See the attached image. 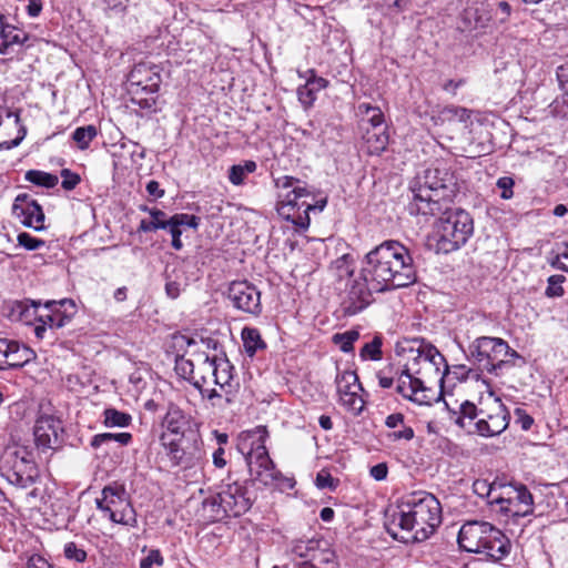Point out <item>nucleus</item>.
I'll use <instances>...</instances> for the list:
<instances>
[{
	"label": "nucleus",
	"instance_id": "473e14b6",
	"mask_svg": "<svg viewBox=\"0 0 568 568\" xmlns=\"http://www.w3.org/2000/svg\"><path fill=\"white\" fill-rule=\"evenodd\" d=\"M241 335L247 356L253 357L258 351L266 348V343L263 341L257 328L244 327Z\"/></svg>",
	"mask_w": 568,
	"mask_h": 568
},
{
	"label": "nucleus",
	"instance_id": "4be33fe9",
	"mask_svg": "<svg viewBox=\"0 0 568 568\" xmlns=\"http://www.w3.org/2000/svg\"><path fill=\"white\" fill-rule=\"evenodd\" d=\"M67 303L74 306L72 301H48L44 305L45 313L39 314L38 321L48 326L49 329L61 328L71 322V315L61 311V307Z\"/></svg>",
	"mask_w": 568,
	"mask_h": 568
},
{
	"label": "nucleus",
	"instance_id": "0e129e2a",
	"mask_svg": "<svg viewBox=\"0 0 568 568\" xmlns=\"http://www.w3.org/2000/svg\"><path fill=\"white\" fill-rule=\"evenodd\" d=\"M516 423L523 430H529L534 424V418L521 408L515 409Z\"/></svg>",
	"mask_w": 568,
	"mask_h": 568
},
{
	"label": "nucleus",
	"instance_id": "f704fd0d",
	"mask_svg": "<svg viewBox=\"0 0 568 568\" xmlns=\"http://www.w3.org/2000/svg\"><path fill=\"white\" fill-rule=\"evenodd\" d=\"M34 467L21 468L17 463L7 471V479L10 484L19 488H28L34 483Z\"/></svg>",
	"mask_w": 568,
	"mask_h": 568
},
{
	"label": "nucleus",
	"instance_id": "49530a36",
	"mask_svg": "<svg viewBox=\"0 0 568 568\" xmlns=\"http://www.w3.org/2000/svg\"><path fill=\"white\" fill-rule=\"evenodd\" d=\"M174 369L179 376L193 383L195 364L192 359L185 358L184 355H178Z\"/></svg>",
	"mask_w": 568,
	"mask_h": 568
},
{
	"label": "nucleus",
	"instance_id": "680f3d73",
	"mask_svg": "<svg viewBox=\"0 0 568 568\" xmlns=\"http://www.w3.org/2000/svg\"><path fill=\"white\" fill-rule=\"evenodd\" d=\"M153 565H163V557L158 549L150 550L148 556L140 561V568H153Z\"/></svg>",
	"mask_w": 568,
	"mask_h": 568
},
{
	"label": "nucleus",
	"instance_id": "603ef678",
	"mask_svg": "<svg viewBox=\"0 0 568 568\" xmlns=\"http://www.w3.org/2000/svg\"><path fill=\"white\" fill-rule=\"evenodd\" d=\"M17 241L20 246H23L28 251H36L45 245L43 240L34 237L27 232L19 233Z\"/></svg>",
	"mask_w": 568,
	"mask_h": 568
},
{
	"label": "nucleus",
	"instance_id": "c756f323",
	"mask_svg": "<svg viewBox=\"0 0 568 568\" xmlns=\"http://www.w3.org/2000/svg\"><path fill=\"white\" fill-rule=\"evenodd\" d=\"M36 358V353L27 345L11 339L10 351L8 352V368H21Z\"/></svg>",
	"mask_w": 568,
	"mask_h": 568
},
{
	"label": "nucleus",
	"instance_id": "3c124183",
	"mask_svg": "<svg viewBox=\"0 0 568 568\" xmlns=\"http://www.w3.org/2000/svg\"><path fill=\"white\" fill-rule=\"evenodd\" d=\"M400 369L393 366L385 367L377 373L378 385L382 388H390L396 383Z\"/></svg>",
	"mask_w": 568,
	"mask_h": 568
},
{
	"label": "nucleus",
	"instance_id": "1a4fd4ad",
	"mask_svg": "<svg viewBox=\"0 0 568 568\" xmlns=\"http://www.w3.org/2000/svg\"><path fill=\"white\" fill-rule=\"evenodd\" d=\"M479 418L475 423V432L480 436L494 437L501 434L509 425V412L500 398L489 393L481 402Z\"/></svg>",
	"mask_w": 568,
	"mask_h": 568
},
{
	"label": "nucleus",
	"instance_id": "4468645a",
	"mask_svg": "<svg viewBox=\"0 0 568 568\" xmlns=\"http://www.w3.org/2000/svg\"><path fill=\"white\" fill-rule=\"evenodd\" d=\"M12 213L24 226L31 227L34 231L44 230L42 207L30 195L26 193L18 194L12 205Z\"/></svg>",
	"mask_w": 568,
	"mask_h": 568
},
{
	"label": "nucleus",
	"instance_id": "6e6552de",
	"mask_svg": "<svg viewBox=\"0 0 568 568\" xmlns=\"http://www.w3.org/2000/svg\"><path fill=\"white\" fill-rule=\"evenodd\" d=\"M278 197L277 213L297 227L306 230L311 223L310 211L315 209L312 203L313 194L305 186H294L293 190L280 194Z\"/></svg>",
	"mask_w": 568,
	"mask_h": 568
},
{
	"label": "nucleus",
	"instance_id": "09e8293b",
	"mask_svg": "<svg viewBox=\"0 0 568 568\" xmlns=\"http://www.w3.org/2000/svg\"><path fill=\"white\" fill-rule=\"evenodd\" d=\"M352 263L353 257L349 254H344L341 257L333 261L331 267L332 270L336 271V274L339 278H343L344 276L353 274Z\"/></svg>",
	"mask_w": 568,
	"mask_h": 568
},
{
	"label": "nucleus",
	"instance_id": "72a5a7b5",
	"mask_svg": "<svg viewBox=\"0 0 568 568\" xmlns=\"http://www.w3.org/2000/svg\"><path fill=\"white\" fill-rule=\"evenodd\" d=\"M233 366L229 359L219 357L216 363V371L214 373L213 383L220 386L222 389H226L225 393L229 395L231 390V382L233 379Z\"/></svg>",
	"mask_w": 568,
	"mask_h": 568
},
{
	"label": "nucleus",
	"instance_id": "4d7b16f0",
	"mask_svg": "<svg viewBox=\"0 0 568 568\" xmlns=\"http://www.w3.org/2000/svg\"><path fill=\"white\" fill-rule=\"evenodd\" d=\"M64 556L70 560L77 562H83L87 559V552L84 549L79 548L74 542H67L64 546Z\"/></svg>",
	"mask_w": 568,
	"mask_h": 568
},
{
	"label": "nucleus",
	"instance_id": "20e7f679",
	"mask_svg": "<svg viewBox=\"0 0 568 568\" xmlns=\"http://www.w3.org/2000/svg\"><path fill=\"white\" fill-rule=\"evenodd\" d=\"M267 436L268 433L265 426H257L240 435L237 449L245 457L250 476L252 480L258 481L264 486L278 485L284 481L287 487L292 488V480L285 478L276 469L268 455L265 446Z\"/></svg>",
	"mask_w": 568,
	"mask_h": 568
},
{
	"label": "nucleus",
	"instance_id": "5701e85b",
	"mask_svg": "<svg viewBox=\"0 0 568 568\" xmlns=\"http://www.w3.org/2000/svg\"><path fill=\"white\" fill-rule=\"evenodd\" d=\"M448 410L450 420H453L457 426L468 433H471L473 429L475 430V419L479 418V408H477L474 403L465 400L459 405L458 409H452L448 407Z\"/></svg>",
	"mask_w": 568,
	"mask_h": 568
},
{
	"label": "nucleus",
	"instance_id": "8fccbe9b",
	"mask_svg": "<svg viewBox=\"0 0 568 568\" xmlns=\"http://www.w3.org/2000/svg\"><path fill=\"white\" fill-rule=\"evenodd\" d=\"M7 455L13 457V464L17 463L21 468H33L31 454L26 447H14Z\"/></svg>",
	"mask_w": 568,
	"mask_h": 568
},
{
	"label": "nucleus",
	"instance_id": "2eb2a0df",
	"mask_svg": "<svg viewBox=\"0 0 568 568\" xmlns=\"http://www.w3.org/2000/svg\"><path fill=\"white\" fill-rule=\"evenodd\" d=\"M513 494L508 498H494L490 504H499L500 510L511 517H525L532 514L534 497L527 487L521 484L513 486Z\"/></svg>",
	"mask_w": 568,
	"mask_h": 568
},
{
	"label": "nucleus",
	"instance_id": "0eeeda50",
	"mask_svg": "<svg viewBox=\"0 0 568 568\" xmlns=\"http://www.w3.org/2000/svg\"><path fill=\"white\" fill-rule=\"evenodd\" d=\"M443 216L436 223L437 251L448 254L466 244L474 232L470 214L462 209L448 210L447 205L440 212Z\"/></svg>",
	"mask_w": 568,
	"mask_h": 568
},
{
	"label": "nucleus",
	"instance_id": "a211bd4d",
	"mask_svg": "<svg viewBox=\"0 0 568 568\" xmlns=\"http://www.w3.org/2000/svg\"><path fill=\"white\" fill-rule=\"evenodd\" d=\"M131 87L140 88L142 92L154 94L159 91L162 79L155 64L138 63L128 77Z\"/></svg>",
	"mask_w": 568,
	"mask_h": 568
},
{
	"label": "nucleus",
	"instance_id": "a18cd8bd",
	"mask_svg": "<svg viewBox=\"0 0 568 568\" xmlns=\"http://www.w3.org/2000/svg\"><path fill=\"white\" fill-rule=\"evenodd\" d=\"M339 402L347 410L355 415L361 414L365 406V402L359 395V392L342 393V395H339Z\"/></svg>",
	"mask_w": 568,
	"mask_h": 568
},
{
	"label": "nucleus",
	"instance_id": "b1692460",
	"mask_svg": "<svg viewBox=\"0 0 568 568\" xmlns=\"http://www.w3.org/2000/svg\"><path fill=\"white\" fill-rule=\"evenodd\" d=\"M98 509H100L103 513H106L110 520H112L115 524L132 527L136 525L135 510L125 500H119V504L115 507H111V505L103 506L102 503H98Z\"/></svg>",
	"mask_w": 568,
	"mask_h": 568
},
{
	"label": "nucleus",
	"instance_id": "37998d69",
	"mask_svg": "<svg viewBox=\"0 0 568 568\" xmlns=\"http://www.w3.org/2000/svg\"><path fill=\"white\" fill-rule=\"evenodd\" d=\"M359 338V332L356 329H348L343 333H336L332 336V342L343 353H352L354 351V343Z\"/></svg>",
	"mask_w": 568,
	"mask_h": 568
},
{
	"label": "nucleus",
	"instance_id": "dca6fc26",
	"mask_svg": "<svg viewBox=\"0 0 568 568\" xmlns=\"http://www.w3.org/2000/svg\"><path fill=\"white\" fill-rule=\"evenodd\" d=\"M415 361L420 365L416 374H422L423 371L428 374H434L438 377V382L443 384L444 377L448 372V365L444 355H442L434 345L422 342L417 348Z\"/></svg>",
	"mask_w": 568,
	"mask_h": 568
},
{
	"label": "nucleus",
	"instance_id": "f03ea898",
	"mask_svg": "<svg viewBox=\"0 0 568 568\" xmlns=\"http://www.w3.org/2000/svg\"><path fill=\"white\" fill-rule=\"evenodd\" d=\"M362 276L374 290L383 292L406 287L416 281V271L408 248L387 240L372 248L362 262Z\"/></svg>",
	"mask_w": 568,
	"mask_h": 568
},
{
	"label": "nucleus",
	"instance_id": "9d476101",
	"mask_svg": "<svg viewBox=\"0 0 568 568\" xmlns=\"http://www.w3.org/2000/svg\"><path fill=\"white\" fill-rule=\"evenodd\" d=\"M381 290H374L365 276H359L348 285L343 296L341 307L345 315L353 316L364 311L373 301L374 293H382Z\"/></svg>",
	"mask_w": 568,
	"mask_h": 568
},
{
	"label": "nucleus",
	"instance_id": "393cba45",
	"mask_svg": "<svg viewBox=\"0 0 568 568\" xmlns=\"http://www.w3.org/2000/svg\"><path fill=\"white\" fill-rule=\"evenodd\" d=\"M217 359V356L210 357L205 354H199L197 356V372L192 384L201 394H204V386L213 381Z\"/></svg>",
	"mask_w": 568,
	"mask_h": 568
},
{
	"label": "nucleus",
	"instance_id": "cd10ccee",
	"mask_svg": "<svg viewBox=\"0 0 568 568\" xmlns=\"http://www.w3.org/2000/svg\"><path fill=\"white\" fill-rule=\"evenodd\" d=\"M187 425L189 417L184 412L175 405H170L162 420V426L166 432L182 438Z\"/></svg>",
	"mask_w": 568,
	"mask_h": 568
},
{
	"label": "nucleus",
	"instance_id": "6e6d98bb",
	"mask_svg": "<svg viewBox=\"0 0 568 568\" xmlns=\"http://www.w3.org/2000/svg\"><path fill=\"white\" fill-rule=\"evenodd\" d=\"M473 489L476 495L483 498H487L489 504L491 499L495 498V496H493V493L495 490L494 486L485 479L475 480L473 484ZM498 496H496V498Z\"/></svg>",
	"mask_w": 568,
	"mask_h": 568
},
{
	"label": "nucleus",
	"instance_id": "7c9ffc66",
	"mask_svg": "<svg viewBox=\"0 0 568 568\" xmlns=\"http://www.w3.org/2000/svg\"><path fill=\"white\" fill-rule=\"evenodd\" d=\"M161 443L166 449V453L170 457V460L174 466H180L183 468H189L193 465L194 457L187 455L181 447L178 440L168 439V435L163 433L161 435Z\"/></svg>",
	"mask_w": 568,
	"mask_h": 568
},
{
	"label": "nucleus",
	"instance_id": "e2e57ef3",
	"mask_svg": "<svg viewBox=\"0 0 568 568\" xmlns=\"http://www.w3.org/2000/svg\"><path fill=\"white\" fill-rule=\"evenodd\" d=\"M415 436L414 429L410 426L403 425L402 429L394 430L388 434V438L392 442H398V440H412Z\"/></svg>",
	"mask_w": 568,
	"mask_h": 568
},
{
	"label": "nucleus",
	"instance_id": "9b49d317",
	"mask_svg": "<svg viewBox=\"0 0 568 568\" xmlns=\"http://www.w3.org/2000/svg\"><path fill=\"white\" fill-rule=\"evenodd\" d=\"M62 422L51 415L40 416L34 424V443L39 450L58 449L63 442Z\"/></svg>",
	"mask_w": 568,
	"mask_h": 568
},
{
	"label": "nucleus",
	"instance_id": "39448f33",
	"mask_svg": "<svg viewBox=\"0 0 568 568\" xmlns=\"http://www.w3.org/2000/svg\"><path fill=\"white\" fill-rule=\"evenodd\" d=\"M467 358L495 376H500L505 371L521 366L525 359L508 343L499 337L480 336L475 338L467 351Z\"/></svg>",
	"mask_w": 568,
	"mask_h": 568
},
{
	"label": "nucleus",
	"instance_id": "338daca9",
	"mask_svg": "<svg viewBox=\"0 0 568 568\" xmlns=\"http://www.w3.org/2000/svg\"><path fill=\"white\" fill-rule=\"evenodd\" d=\"M246 174L242 164L232 165L229 171V180L233 185H241L244 182Z\"/></svg>",
	"mask_w": 568,
	"mask_h": 568
},
{
	"label": "nucleus",
	"instance_id": "c85d7f7f",
	"mask_svg": "<svg viewBox=\"0 0 568 568\" xmlns=\"http://www.w3.org/2000/svg\"><path fill=\"white\" fill-rule=\"evenodd\" d=\"M363 132V140L369 154L379 155L386 150L389 142L386 128H376L375 130L366 128Z\"/></svg>",
	"mask_w": 568,
	"mask_h": 568
},
{
	"label": "nucleus",
	"instance_id": "13d9d810",
	"mask_svg": "<svg viewBox=\"0 0 568 568\" xmlns=\"http://www.w3.org/2000/svg\"><path fill=\"white\" fill-rule=\"evenodd\" d=\"M62 183L61 186L67 191H72L81 182V178L78 173L72 172L69 169L61 171Z\"/></svg>",
	"mask_w": 568,
	"mask_h": 568
},
{
	"label": "nucleus",
	"instance_id": "a19ab883",
	"mask_svg": "<svg viewBox=\"0 0 568 568\" xmlns=\"http://www.w3.org/2000/svg\"><path fill=\"white\" fill-rule=\"evenodd\" d=\"M24 179L32 184L47 189H52L59 183V178L55 174L40 170L27 171Z\"/></svg>",
	"mask_w": 568,
	"mask_h": 568
},
{
	"label": "nucleus",
	"instance_id": "de8ad7c7",
	"mask_svg": "<svg viewBox=\"0 0 568 568\" xmlns=\"http://www.w3.org/2000/svg\"><path fill=\"white\" fill-rule=\"evenodd\" d=\"M566 282V277L561 274H555L548 277L547 287L545 295L547 297H561L565 294L562 284Z\"/></svg>",
	"mask_w": 568,
	"mask_h": 568
},
{
	"label": "nucleus",
	"instance_id": "ea45409f",
	"mask_svg": "<svg viewBox=\"0 0 568 568\" xmlns=\"http://www.w3.org/2000/svg\"><path fill=\"white\" fill-rule=\"evenodd\" d=\"M338 395L348 392H362L363 387L358 382V376L355 372L346 371L336 376Z\"/></svg>",
	"mask_w": 568,
	"mask_h": 568
},
{
	"label": "nucleus",
	"instance_id": "f257e3e1",
	"mask_svg": "<svg viewBox=\"0 0 568 568\" xmlns=\"http://www.w3.org/2000/svg\"><path fill=\"white\" fill-rule=\"evenodd\" d=\"M397 509L385 523V527L387 532L400 542L424 541L442 523L438 499L424 490L403 496Z\"/></svg>",
	"mask_w": 568,
	"mask_h": 568
},
{
	"label": "nucleus",
	"instance_id": "e433bc0d",
	"mask_svg": "<svg viewBox=\"0 0 568 568\" xmlns=\"http://www.w3.org/2000/svg\"><path fill=\"white\" fill-rule=\"evenodd\" d=\"M463 21L466 29L475 30L486 28L489 18L483 8H467L463 13Z\"/></svg>",
	"mask_w": 568,
	"mask_h": 568
},
{
	"label": "nucleus",
	"instance_id": "ddd939ff",
	"mask_svg": "<svg viewBox=\"0 0 568 568\" xmlns=\"http://www.w3.org/2000/svg\"><path fill=\"white\" fill-rule=\"evenodd\" d=\"M396 393L418 405H430L434 392L425 386L422 378L413 376L408 368L400 369L396 379Z\"/></svg>",
	"mask_w": 568,
	"mask_h": 568
},
{
	"label": "nucleus",
	"instance_id": "5fc2aeb1",
	"mask_svg": "<svg viewBox=\"0 0 568 568\" xmlns=\"http://www.w3.org/2000/svg\"><path fill=\"white\" fill-rule=\"evenodd\" d=\"M315 484L320 489L335 490L338 479H335L329 471L322 469L316 475Z\"/></svg>",
	"mask_w": 568,
	"mask_h": 568
},
{
	"label": "nucleus",
	"instance_id": "69168bd1",
	"mask_svg": "<svg viewBox=\"0 0 568 568\" xmlns=\"http://www.w3.org/2000/svg\"><path fill=\"white\" fill-rule=\"evenodd\" d=\"M275 186L280 190H293L294 186H300V180L290 175L278 176L274 180Z\"/></svg>",
	"mask_w": 568,
	"mask_h": 568
},
{
	"label": "nucleus",
	"instance_id": "58836bf2",
	"mask_svg": "<svg viewBox=\"0 0 568 568\" xmlns=\"http://www.w3.org/2000/svg\"><path fill=\"white\" fill-rule=\"evenodd\" d=\"M98 136V129L93 124L79 126L72 133V140L78 149L87 150L90 143Z\"/></svg>",
	"mask_w": 568,
	"mask_h": 568
},
{
	"label": "nucleus",
	"instance_id": "423d86ee",
	"mask_svg": "<svg viewBox=\"0 0 568 568\" xmlns=\"http://www.w3.org/2000/svg\"><path fill=\"white\" fill-rule=\"evenodd\" d=\"M252 505L253 498L246 481L233 480L227 476L219 486L217 493L203 500L202 510L209 521H220L245 514Z\"/></svg>",
	"mask_w": 568,
	"mask_h": 568
},
{
	"label": "nucleus",
	"instance_id": "aec40b11",
	"mask_svg": "<svg viewBox=\"0 0 568 568\" xmlns=\"http://www.w3.org/2000/svg\"><path fill=\"white\" fill-rule=\"evenodd\" d=\"M480 552L495 561H499L507 557L510 552L511 544L507 536L498 528L491 526L488 532L485 545H483Z\"/></svg>",
	"mask_w": 568,
	"mask_h": 568
},
{
	"label": "nucleus",
	"instance_id": "2f4dec72",
	"mask_svg": "<svg viewBox=\"0 0 568 568\" xmlns=\"http://www.w3.org/2000/svg\"><path fill=\"white\" fill-rule=\"evenodd\" d=\"M358 113L362 115L359 128L362 131L369 128L375 130L376 128H386L384 125V114L378 106L371 105L369 103L358 104Z\"/></svg>",
	"mask_w": 568,
	"mask_h": 568
},
{
	"label": "nucleus",
	"instance_id": "bb28decb",
	"mask_svg": "<svg viewBox=\"0 0 568 568\" xmlns=\"http://www.w3.org/2000/svg\"><path fill=\"white\" fill-rule=\"evenodd\" d=\"M28 40V34L6 22V17L0 13V53H8V49L13 44H23Z\"/></svg>",
	"mask_w": 568,
	"mask_h": 568
},
{
	"label": "nucleus",
	"instance_id": "6ab92c4d",
	"mask_svg": "<svg viewBox=\"0 0 568 568\" xmlns=\"http://www.w3.org/2000/svg\"><path fill=\"white\" fill-rule=\"evenodd\" d=\"M300 78H305V83L297 88L298 101L305 109L313 106L317 99V93L328 85V81L317 77L314 69H310L305 74L298 72Z\"/></svg>",
	"mask_w": 568,
	"mask_h": 568
},
{
	"label": "nucleus",
	"instance_id": "4c0bfd02",
	"mask_svg": "<svg viewBox=\"0 0 568 568\" xmlns=\"http://www.w3.org/2000/svg\"><path fill=\"white\" fill-rule=\"evenodd\" d=\"M335 554L328 548L327 541L321 539V546L317 547L316 551L312 556V564L316 566H323V568H336Z\"/></svg>",
	"mask_w": 568,
	"mask_h": 568
},
{
	"label": "nucleus",
	"instance_id": "f8f14e48",
	"mask_svg": "<svg viewBox=\"0 0 568 568\" xmlns=\"http://www.w3.org/2000/svg\"><path fill=\"white\" fill-rule=\"evenodd\" d=\"M227 296L239 311L257 316L262 312L261 292L248 281H235L229 286Z\"/></svg>",
	"mask_w": 568,
	"mask_h": 568
},
{
	"label": "nucleus",
	"instance_id": "7ed1b4c3",
	"mask_svg": "<svg viewBox=\"0 0 568 568\" xmlns=\"http://www.w3.org/2000/svg\"><path fill=\"white\" fill-rule=\"evenodd\" d=\"M409 190L410 214L436 215L455 197L456 183L446 168L432 166L410 182Z\"/></svg>",
	"mask_w": 568,
	"mask_h": 568
},
{
	"label": "nucleus",
	"instance_id": "774afa93",
	"mask_svg": "<svg viewBox=\"0 0 568 568\" xmlns=\"http://www.w3.org/2000/svg\"><path fill=\"white\" fill-rule=\"evenodd\" d=\"M150 215L152 217V222L155 225H159V230H166L169 217L164 211L153 207Z\"/></svg>",
	"mask_w": 568,
	"mask_h": 568
},
{
	"label": "nucleus",
	"instance_id": "f3484780",
	"mask_svg": "<svg viewBox=\"0 0 568 568\" xmlns=\"http://www.w3.org/2000/svg\"><path fill=\"white\" fill-rule=\"evenodd\" d=\"M491 524L486 521H468L462 526L458 532L459 547L468 552H480Z\"/></svg>",
	"mask_w": 568,
	"mask_h": 568
},
{
	"label": "nucleus",
	"instance_id": "bf43d9fd",
	"mask_svg": "<svg viewBox=\"0 0 568 568\" xmlns=\"http://www.w3.org/2000/svg\"><path fill=\"white\" fill-rule=\"evenodd\" d=\"M102 496V499H97V504L102 503L103 506L111 505V507H115L118 506L119 500H122L119 496L118 489L111 486L103 488Z\"/></svg>",
	"mask_w": 568,
	"mask_h": 568
},
{
	"label": "nucleus",
	"instance_id": "c9c22d12",
	"mask_svg": "<svg viewBox=\"0 0 568 568\" xmlns=\"http://www.w3.org/2000/svg\"><path fill=\"white\" fill-rule=\"evenodd\" d=\"M132 435L130 433H101L97 434L91 438L90 446L94 449L100 448L103 445L111 443H118L121 446H126L131 443Z\"/></svg>",
	"mask_w": 568,
	"mask_h": 568
},
{
	"label": "nucleus",
	"instance_id": "79ce46f5",
	"mask_svg": "<svg viewBox=\"0 0 568 568\" xmlns=\"http://www.w3.org/2000/svg\"><path fill=\"white\" fill-rule=\"evenodd\" d=\"M383 336L375 335L373 339L361 348L359 357L362 361H379L383 357L382 352Z\"/></svg>",
	"mask_w": 568,
	"mask_h": 568
},
{
	"label": "nucleus",
	"instance_id": "052dcab7",
	"mask_svg": "<svg viewBox=\"0 0 568 568\" xmlns=\"http://www.w3.org/2000/svg\"><path fill=\"white\" fill-rule=\"evenodd\" d=\"M497 187L501 190L500 197L503 200H509L514 196L513 187L515 185V181L510 176H501L497 180Z\"/></svg>",
	"mask_w": 568,
	"mask_h": 568
},
{
	"label": "nucleus",
	"instance_id": "412c9836",
	"mask_svg": "<svg viewBox=\"0 0 568 568\" xmlns=\"http://www.w3.org/2000/svg\"><path fill=\"white\" fill-rule=\"evenodd\" d=\"M201 219L193 214L176 213L169 217L166 230L172 236V247L176 251L182 250L183 243L181 235L186 227L197 230Z\"/></svg>",
	"mask_w": 568,
	"mask_h": 568
},
{
	"label": "nucleus",
	"instance_id": "864d4df0",
	"mask_svg": "<svg viewBox=\"0 0 568 568\" xmlns=\"http://www.w3.org/2000/svg\"><path fill=\"white\" fill-rule=\"evenodd\" d=\"M442 114L447 120L458 119L459 122H467L470 119L469 110L456 105H448L444 108Z\"/></svg>",
	"mask_w": 568,
	"mask_h": 568
},
{
	"label": "nucleus",
	"instance_id": "a878e982",
	"mask_svg": "<svg viewBox=\"0 0 568 568\" xmlns=\"http://www.w3.org/2000/svg\"><path fill=\"white\" fill-rule=\"evenodd\" d=\"M318 546H321L320 538L302 537L293 539L290 542L288 551L291 555L302 560L300 565H313L311 561L312 556Z\"/></svg>",
	"mask_w": 568,
	"mask_h": 568
},
{
	"label": "nucleus",
	"instance_id": "c03bdc74",
	"mask_svg": "<svg viewBox=\"0 0 568 568\" xmlns=\"http://www.w3.org/2000/svg\"><path fill=\"white\" fill-rule=\"evenodd\" d=\"M104 425L106 427H128L132 420V417L123 412L115 408H106L103 412Z\"/></svg>",
	"mask_w": 568,
	"mask_h": 568
}]
</instances>
